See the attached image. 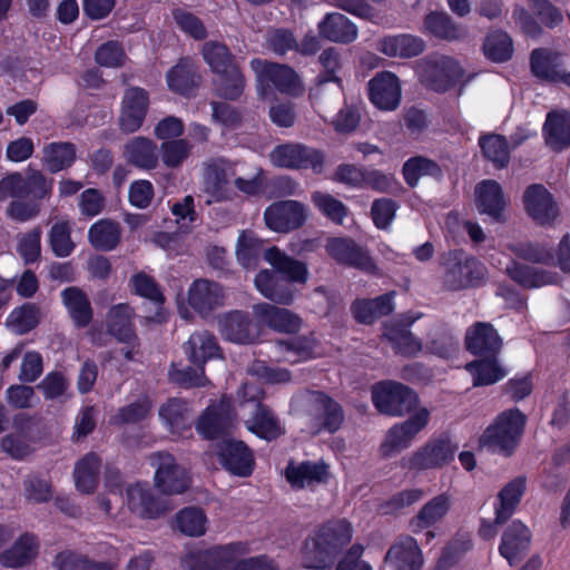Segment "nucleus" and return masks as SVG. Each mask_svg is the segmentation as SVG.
Segmentation results:
<instances>
[{"label": "nucleus", "instance_id": "obj_1", "mask_svg": "<svg viewBox=\"0 0 570 570\" xmlns=\"http://www.w3.org/2000/svg\"><path fill=\"white\" fill-rule=\"evenodd\" d=\"M353 538L346 519H333L317 525L301 547L302 564L311 570H331Z\"/></svg>", "mask_w": 570, "mask_h": 570}, {"label": "nucleus", "instance_id": "obj_2", "mask_svg": "<svg viewBox=\"0 0 570 570\" xmlns=\"http://www.w3.org/2000/svg\"><path fill=\"white\" fill-rule=\"evenodd\" d=\"M200 53L213 73L215 96L226 101L239 100L247 85L240 59L226 43L217 40L204 42Z\"/></svg>", "mask_w": 570, "mask_h": 570}, {"label": "nucleus", "instance_id": "obj_3", "mask_svg": "<svg viewBox=\"0 0 570 570\" xmlns=\"http://www.w3.org/2000/svg\"><path fill=\"white\" fill-rule=\"evenodd\" d=\"M527 422V415L517 406L500 412L480 435V448L504 458L512 456L521 443Z\"/></svg>", "mask_w": 570, "mask_h": 570}, {"label": "nucleus", "instance_id": "obj_4", "mask_svg": "<svg viewBox=\"0 0 570 570\" xmlns=\"http://www.w3.org/2000/svg\"><path fill=\"white\" fill-rule=\"evenodd\" d=\"M443 286L451 292L478 288L484 285L485 265L462 248L450 249L442 256Z\"/></svg>", "mask_w": 570, "mask_h": 570}, {"label": "nucleus", "instance_id": "obj_5", "mask_svg": "<svg viewBox=\"0 0 570 570\" xmlns=\"http://www.w3.org/2000/svg\"><path fill=\"white\" fill-rule=\"evenodd\" d=\"M248 552L249 544L243 541L216 544L187 552L180 566L185 570H232L234 562Z\"/></svg>", "mask_w": 570, "mask_h": 570}, {"label": "nucleus", "instance_id": "obj_6", "mask_svg": "<svg viewBox=\"0 0 570 570\" xmlns=\"http://www.w3.org/2000/svg\"><path fill=\"white\" fill-rule=\"evenodd\" d=\"M420 82L431 91L444 94L454 88L464 75L461 65L452 57H424L416 62Z\"/></svg>", "mask_w": 570, "mask_h": 570}, {"label": "nucleus", "instance_id": "obj_7", "mask_svg": "<svg viewBox=\"0 0 570 570\" xmlns=\"http://www.w3.org/2000/svg\"><path fill=\"white\" fill-rule=\"evenodd\" d=\"M243 397L246 402H255V410L245 421L246 429L266 442H274L286 433L278 415L273 409L263 402L265 392L253 384L243 385Z\"/></svg>", "mask_w": 570, "mask_h": 570}, {"label": "nucleus", "instance_id": "obj_8", "mask_svg": "<svg viewBox=\"0 0 570 570\" xmlns=\"http://www.w3.org/2000/svg\"><path fill=\"white\" fill-rule=\"evenodd\" d=\"M531 11L524 7L515 6L512 18L522 33L531 39L543 35L541 24L554 29L563 21L562 12L550 0H528Z\"/></svg>", "mask_w": 570, "mask_h": 570}, {"label": "nucleus", "instance_id": "obj_9", "mask_svg": "<svg viewBox=\"0 0 570 570\" xmlns=\"http://www.w3.org/2000/svg\"><path fill=\"white\" fill-rule=\"evenodd\" d=\"M52 186L53 179H48L38 169L29 170L26 177L14 171L0 180V197L36 200L42 205V200L50 198Z\"/></svg>", "mask_w": 570, "mask_h": 570}, {"label": "nucleus", "instance_id": "obj_10", "mask_svg": "<svg viewBox=\"0 0 570 570\" xmlns=\"http://www.w3.org/2000/svg\"><path fill=\"white\" fill-rule=\"evenodd\" d=\"M458 445L448 435L430 439L416 451L404 456L401 464L411 471L441 469L450 464L455 456Z\"/></svg>", "mask_w": 570, "mask_h": 570}, {"label": "nucleus", "instance_id": "obj_11", "mask_svg": "<svg viewBox=\"0 0 570 570\" xmlns=\"http://www.w3.org/2000/svg\"><path fill=\"white\" fill-rule=\"evenodd\" d=\"M150 463L156 466L155 487L165 494H181L189 488V476L176 458L169 452H156L150 455Z\"/></svg>", "mask_w": 570, "mask_h": 570}, {"label": "nucleus", "instance_id": "obj_12", "mask_svg": "<svg viewBox=\"0 0 570 570\" xmlns=\"http://www.w3.org/2000/svg\"><path fill=\"white\" fill-rule=\"evenodd\" d=\"M522 204L528 217L541 227L552 226L560 215L554 196L539 183L527 186L522 195Z\"/></svg>", "mask_w": 570, "mask_h": 570}, {"label": "nucleus", "instance_id": "obj_13", "mask_svg": "<svg viewBox=\"0 0 570 570\" xmlns=\"http://www.w3.org/2000/svg\"><path fill=\"white\" fill-rule=\"evenodd\" d=\"M273 164L281 168L312 169L321 174L324 169V154L302 144L278 145L271 153Z\"/></svg>", "mask_w": 570, "mask_h": 570}, {"label": "nucleus", "instance_id": "obj_14", "mask_svg": "<svg viewBox=\"0 0 570 570\" xmlns=\"http://www.w3.org/2000/svg\"><path fill=\"white\" fill-rule=\"evenodd\" d=\"M216 454L220 465L232 475L248 478L255 470L254 451L242 440L222 439Z\"/></svg>", "mask_w": 570, "mask_h": 570}, {"label": "nucleus", "instance_id": "obj_15", "mask_svg": "<svg viewBox=\"0 0 570 570\" xmlns=\"http://www.w3.org/2000/svg\"><path fill=\"white\" fill-rule=\"evenodd\" d=\"M217 323L222 336L232 343L254 344L261 335L259 323H254L245 311H228L218 317Z\"/></svg>", "mask_w": 570, "mask_h": 570}, {"label": "nucleus", "instance_id": "obj_16", "mask_svg": "<svg viewBox=\"0 0 570 570\" xmlns=\"http://www.w3.org/2000/svg\"><path fill=\"white\" fill-rule=\"evenodd\" d=\"M250 65L252 67L255 65L262 66V68L257 70L261 83L274 88L281 94H286L293 97L301 95V80L292 67L261 59H253Z\"/></svg>", "mask_w": 570, "mask_h": 570}, {"label": "nucleus", "instance_id": "obj_17", "mask_svg": "<svg viewBox=\"0 0 570 570\" xmlns=\"http://www.w3.org/2000/svg\"><path fill=\"white\" fill-rule=\"evenodd\" d=\"M266 226L278 233L302 227L306 222L305 207L297 200H281L269 205L264 212Z\"/></svg>", "mask_w": 570, "mask_h": 570}, {"label": "nucleus", "instance_id": "obj_18", "mask_svg": "<svg viewBox=\"0 0 570 570\" xmlns=\"http://www.w3.org/2000/svg\"><path fill=\"white\" fill-rule=\"evenodd\" d=\"M233 422V406L228 401L220 400L209 404L196 422L197 432L209 441L219 440L228 433Z\"/></svg>", "mask_w": 570, "mask_h": 570}, {"label": "nucleus", "instance_id": "obj_19", "mask_svg": "<svg viewBox=\"0 0 570 570\" xmlns=\"http://www.w3.org/2000/svg\"><path fill=\"white\" fill-rule=\"evenodd\" d=\"M327 254L338 264L355 267L364 272L375 268L367 250L348 237H332L325 245Z\"/></svg>", "mask_w": 570, "mask_h": 570}, {"label": "nucleus", "instance_id": "obj_20", "mask_svg": "<svg viewBox=\"0 0 570 570\" xmlns=\"http://www.w3.org/2000/svg\"><path fill=\"white\" fill-rule=\"evenodd\" d=\"M149 95L140 87H130L125 90L121 100L119 127L126 134L140 129L149 108Z\"/></svg>", "mask_w": 570, "mask_h": 570}, {"label": "nucleus", "instance_id": "obj_21", "mask_svg": "<svg viewBox=\"0 0 570 570\" xmlns=\"http://www.w3.org/2000/svg\"><path fill=\"white\" fill-rule=\"evenodd\" d=\"M253 314L257 323L278 333L297 334L303 326L298 314L265 302L253 305Z\"/></svg>", "mask_w": 570, "mask_h": 570}, {"label": "nucleus", "instance_id": "obj_22", "mask_svg": "<svg viewBox=\"0 0 570 570\" xmlns=\"http://www.w3.org/2000/svg\"><path fill=\"white\" fill-rule=\"evenodd\" d=\"M532 533L520 520H513L503 531L499 553L511 567L518 566L528 554Z\"/></svg>", "mask_w": 570, "mask_h": 570}, {"label": "nucleus", "instance_id": "obj_23", "mask_svg": "<svg viewBox=\"0 0 570 570\" xmlns=\"http://www.w3.org/2000/svg\"><path fill=\"white\" fill-rule=\"evenodd\" d=\"M503 342L491 323L475 322L464 337L465 350L475 357L500 355Z\"/></svg>", "mask_w": 570, "mask_h": 570}, {"label": "nucleus", "instance_id": "obj_24", "mask_svg": "<svg viewBox=\"0 0 570 570\" xmlns=\"http://www.w3.org/2000/svg\"><path fill=\"white\" fill-rule=\"evenodd\" d=\"M166 82L171 92L184 97H191L202 83L199 66L191 57H181L167 71Z\"/></svg>", "mask_w": 570, "mask_h": 570}, {"label": "nucleus", "instance_id": "obj_25", "mask_svg": "<svg viewBox=\"0 0 570 570\" xmlns=\"http://www.w3.org/2000/svg\"><path fill=\"white\" fill-rule=\"evenodd\" d=\"M128 509L142 519H158L166 514L168 507L148 487L139 483L129 485L126 491Z\"/></svg>", "mask_w": 570, "mask_h": 570}, {"label": "nucleus", "instance_id": "obj_26", "mask_svg": "<svg viewBox=\"0 0 570 570\" xmlns=\"http://www.w3.org/2000/svg\"><path fill=\"white\" fill-rule=\"evenodd\" d=\"M475 204L480 214L494 222H505L507 199L502 186L494 179H483L475 186Z\"/></svg>", "mask_w": 570, "mask_h": 570}, {"label": "nucleus", "instance_id": "obj_27", "mask_svg": "<svg viewBox=\"0 0 570 570\" xmlns=\"http://www.w3.org/2000/svg\"><path fill=\"white\" fill-rule=\"evenodd\" d=\"M314 423L320 432L336 433L343 425V406L323 391L313 392Z\"/></svg>", "mask_w": 570, "mask_h": 570}, {"label": "nucleus", "instance_id": "obj_28", "mask_svg": "<svg viewBox=\"0 0 570 570\" xmlns=\"http://www.w3.org/2000/svg\"><path fill=\"white\" fill-rule=\"evenodd\" d=\"M224 303L223 287L213 281L196 279L188 289V304L203 316L209 315Z\"/></svg>", "mask_w": 570, "mask_h": 570}, {"label": "nucleus", "instance_id": "obj_29", "mask_svg": "<svg viewBox=\"0 0 570 570\" xmlns=\"http://www.w3.org/2000/svg\"><path fill=\"white\" fill-rule=\"evenodd\" d=\"M328 475V464L323 461H303L298 464L289 462L285 469V479L294 490L325 483Z\"/></svg>", "mask_w": 570, "mask_h": 570}, {"label": "nucleus", "instance_id": "obj_30", "mask_svg": "<svg viewBox=\"0 0 570 570\" xmlns=\"http://www.w3.org/2000/svg\"><path fill=\"white\" fill-rule=\"evenodd\" d=\"M530 69L534 77L549 82H560L567 70L563 55L548 48H535L531 51Z\"/></svg>", "mask_w": 570, "mask_h": 570}, {"label": "nucleus", "instance_id": "obj_31", "mask_svg": "<svg viewBox=\"0 0 570 570\" xmlns=\"http://www.w3.org/2000/svg\"><path fill=\"white\" fill-rule=\"evenodd\" d=\"M108 334L121 344H134L138 341L134 323V311L126 303L112 305L106 316Z\"/></svg>", "mask_w": 570, "mask_h": 570}, {"label": "nucleus", "instance_id": "obj_32", "mask_svg": "<svg viewBox=\"0 0 570 570\" xmlns=\"http://www.w3.org/2000/svg\"><path fill=\"white\" fill-rule=\"evenodd\" d=\"M257 291L267 299L279 304L291 305L294 302L295 289L293 283L279 276L275 272L263 269L254 279Z\"/></svg>", "mask_w": 570, "mask_h": 570}, {"label": "nucleus", "instance_id": "obj_33", "mask_svg": "<svg viewBox=\"0 0 570 570\" xmlns=\"http://www.w3.org/2000/svg\"><path fill=\"white\" fill-rule=\"evenodd\" d=\"M39 547L38 538L33 533L24 532L10 548L0 552V564L10 569L23 568L38 557Z\"/></svg>", "mask_w": 570, "mask_h": 570}, {"label": "nucleus", "instance_id": "obj_34", "mask_svg": "<svg viewBox=\"0 0 570 570\" xmlns=\"http://www.w3.org/2000/svg\"><path fill=\"white\" fill-rule=\"evenodd\" d=\"M505 274L524 289L540 288L558 283V273L538 268L518 261H511Z\"/></svg>", "mask_w": 570, "mask_h": 570}, {"label": "nucleus", "instance_id": "obj_35", "mask_svg": "<svg viewBox=\"0 0 570 570\" xmlns=\"http://www.w3.org/2000/svg\"><path fill=\"white\" fill-rule=\"evenodd\" d=\"M61 302L77 328H86L94 320V308L87 293L78 286H69L60 293Z\"/></svg>", "mask_w": 570, "mask_h": 570}, {"label": "nucleus", "instance_id": "obj_36", "mask_svg": "<svg viewBox=\"0 0 570 570\" xmlns=\"http://www.w3.org/2000/svg\"><path fill=\"white\" fill-rule=\"evenodd\" d=\"M264 258L269 263L275 273L291 283L305 284L308 279V268L304 262L286 255L278 247L272 246L264 253Z\"/></svg>", "mask_w": 570, "mask_h": 570}, {"label": "nucleus", "instance_id": "obj_37", "mask_svg": "<svg viewBox=\"0 0 570 570\" xmlns=\"http://www.w3.org/2000/svg\"><path fill=\"white\" fill-rule=\"evenodd\" d=\"M350 309L356 323L372 325L382 316L392 313V291L374 298H356Z\"/></svg>", "mask_w": 570, "mask_h": 570}, {"label": "nucleus", "instance_id": "obj_38", "mask_svg": "<svg viewBox=\"0 0 570 570\" xmlns=\"http://www.w3.org/2000/svg\"><path fill=\"white\" fill-rule=\"evenodd\" d=\"M183 347L189 362L196 367H204L209 360L220 355L217 340L208 331L193 333Z\"/></svg>", "mask_w": 570, "mask_h": 570}, {"label": "nucleus", "instance_id": "obj_39", "mask_svg": "<svg viewBox=\"0 0 570 570\" xmlns=\"http://www.w3.org/2000/svg\"><path fill=\"white\" fill-rule=\"evenodd\" d=\"M465 370L472 376V385L474 387L490 386L508 375L499 360V355L480 356L465 364Z\"/></svg>", "mask_w": 570, "mask_h": 570}, {"label": "nucleus", "instance_id": "obj_40", "mask_svg": "<svg viewBox=\"0 0 570 570\" xmlns=\"http://www.w3.org/2000/svg\"><path fill=\"white\" fill-rule=\"evenodd\" d=\"M451 504V498L446 492L435 495L423 504L416 515L410 520L411 531L420 533L435 525L449 513Z\"/></svg>", "mask_w": 570, "mask_h": 570}, {"label": "nucleus", "instance_id": "obj_41", "mask_svg": "<svg viewBox=\"0 0 570 570\" xmlns=\"http://www.w3.org/2000/svg\"><path fill=\"white\" fill-rule=\"evenodd\" d=\"M527 489L524 476H517L509 481L498 493L494 503V514L497 522H508L521 503Z\"/></svg>", "mask_w": 570, "mask_h": 570}, {"label": "nucleus", "instance_id": "obj_42", "mask_svg": "<svg viewBox=\"0 0 570 570\" xmlns=\"http://www.w3.org/2000/svg\"><path fill=\"white\" fill-rule=\"evenodd\" d=\"M159 419L170 433L184 436L191 431L193 422L189 416L188 403L179 397H170L158 411Z\"/></svg>", "mask_w": 570, "mask_h": 570}, {"label": "nucleus", "instance_id": "obj_43", "mask_svg": "<svg viewBox=\"0 0 570 570\" xmlns=\"http://www.w3.org/2000/svg\"><path fill=\"white\" fill-rule=\"evenodd\" d=\"M320 36L338 43H351L357 38L356 26L344 14L332 12L318 22Z\"/></svg>", "mask_w": 570, "mask_h": 570}, {"label": "nucleus", "instance_id": "obj_44", "mask_svg": "<svg viewBox=\"0 0 570 570\" xmlns=\"http://www.w3.org/2000/svg\"><path fill=\"white\" fill-rule=\"evenodd\" d=\"M430 421V411L420 407L405 421L394 424V452L407 449L416 435L426 428Z\"/></svg>", "mask_w": 570, "mask_h": 570}, {"label": "nucleus", "instance_id": "obj_45", "mask_svg": "<svg viewBox=\"0 0 570 570\" xmlns=\"http://www.w3.org/2000/svg\"><path fill=\"white\" fill-rule=\"evenodd\" d=\"M423 563V553L416 539L400 535L394 541V570H421Z\"/></svg>", "mask_w": 570, "mask_h": 570}, {"label": "nucleus", "instance_id": "obj_46", "mask_svg": "<svg viewBox=\"0 0 570 570\" xmlns=\"http://www.w3.org/2000/svg\"><path fill=\"white\" fill-rule=\"evenodd\" d=\"M101 460L95 452H89L82 456L75 465L73 476L78 491L91 494L96 491L99 483V471Z\"/></svg>", "mask_w": 570, "mask_h": 570}, {"label": "nucleus", "instance_id": "obj_47", "mask_svg": "<svg viewBox=\"0 0 570 570\" xmlns=\"http://www.w3.org/2000/svg\"><path fill=\"white\" fill-rule=\"evenodd\" d=\"M484 159L491 161L497 169H503L510 163V147L505 136L494 132L480 135L478 139Z\"/></svg>", "mask_w": 570, "mask_h": 570}, {"label": "nucleus", "instance_id": "obj_48", "mask_svg": "<svg viewBox=\"0 0 570 570\" xmlns=\"http://www.w3.org/2000/svg\"><path fill=\"white\" fill-rule=\"evenodd\" d=\"M128 161L137 168L150 170L158 165L156 144L146 137H135L125 146Z\"/></svg>", "mask_w": 570, "mask_h": 570}, {"label": "nucleus", "instance_id": "obj_49", "mask_svg": "<svg viewBox=\"0 0 570 570\" xmlns=\"http://www.w3.org/2000/svg\"><path fill=\"white\" fill-rule=\"evenodd\" d=\"M547 144L556 151L570 147V112H549L543 127Z\"/></svg>", "mask_w": 570, "mask_h": 570}, {"label": "nucleus", "instance_id": "obj_50", "mask_svg": "<svg viewBox=\"0 0 570 570\" xmlns=\"http://www.w3.org/2000/svg\"><path fill=\"white\" fill-rule=\"evenodd\" d=\"M424 28L428 35L445 41H456L465 36L464 29L445 12H429L424 18Z\"/></svg>", "mask_w": 570, "mask_h": 570}, {"label": "nucleus", "instance_id": "obj_51", "mask_svg": "<svg viewBox=\"0 0 570 570\" xmlns=\"http://www.w3.org/2000/svg\"><path fill=\"white\" fill-rule=\"evenodd\" d=\"M121 230L117 222L99 219L88 230V239L97 250L110 252L120 243Z\"/></svg>", "mask_w": 570, "mask_h": 570}, {"label": "nucleus", "instance_id": "obj_52", "mask_svg": "<svg viewBox=\"0 0 570 570\" xmlns=\"http://www.w3.org/2000/svg\"><path fill=\"white\" fill-rule=\"evenodd\" d=\"M41 312L36 303H23L14 307L6 320L7 327L17 335L33 331L40 323Z\"/></svg>", "mask_w": 570, "mask_h": 570}, {"label": "nucleus", "instance_id": "obj_53", "mask_svg": "<svg viewBox=\"0 0 570 570\" xmlns=\"http://www.w3.org/2000/svg\"><path fill=\"white\" fill-rule=\"evenodd\" d=\"M47 169L59 173L71 167L76 160V146L69 141L50 142L43 149Z\"/></svg>", "mask_w": 570, "mask_h": 570}, {"label": "nucleus", "instance_id": "obj_54", "mask_svg": "<svg viewBox=\"0 0 570 570\" xmlns=\"http://www.w3.org/2000/svg\"><path fill=\"white\" fill-rule=\"evenodd\" d=\"M311 202L321 215L335 225H342L348 216V207L328 193L315 190L311 194Z\"/></svg>", "mask_w": 570, "mask_h": 570}, {"label": "nucleus", "instance_id": "obj_55", "mask_svg": "<svg viewBox=\"0 0 570 570\" xmlns=\"http://www.w3.org/2000/svg\"><path fill=\"white\" fill-rule=\"evenodd\" d=\"M402 174L405 183L410 187H415L423 176H430L439 178L442 176V169L440 165L424 156H413L409 158L402 168Z\"/></svg>", "mask_w": 570, "mask_h": 570}, {"label": "nucleus", "instance_id": "obj_56", "mask_svg": "<svg viewBox=\"0 0 570 570\" xmlns=\"http://www.w3.org/2000/svg\"><path fill=\"white\" fill-rule=\"evenodd\" d=\"M367 97L376 108L392 110V71H380L368 81Z\"/></svg>", "mask_w": 570, "mask_h": 570}, {"label": "nucleus", "instance_id": "obj_57", "mask_svg": "<svg viewBox=\"0 0 570 570\" xmlns=\"http://www.w3.org/2000/svg\"><path fill=\"white\" fill-rule=\"evenodd\" d=\"M483 52L492 62H505L513 55L512 38L505 31H493L485 37Z\"/></svg>", "mask_w": 570, "mask_h": 570}, {"label": "nucleus", "instance_id": "obj_58", "mask_svg": "<svg viewBox=\"0 0 570 570\" xmlns=\"http://www.w3.org/2000/svg\"><path fill=\"white\" fill-rule=\"evenodd\" d=\"M175 523L183 534L200 537L206 532L207 517L202 508L187 507L176 514Z\"/></svg>", "mask_w": 570, "mask_h": 570}, {"label": "nucleus", "instance_id": "obj_59", "mask_svg": "<svg viewBox=\"0 0 570 570\" xmlns=\"http://www.w3.org/2000/svg\"><path fill=\"white\" fill-rule=\"evenodd\" d=\"M53 564L58 570H75L77 568L82 570H115L111 562L95 561L87 556L72 551L59 552L55 558Z\"/></svg>", "mask_w": 570, "mask_h": 570}, {"label": "nucleus", "instance_id": "obj_60", "mask_svg": "<svg viewBox=\"0 0 570 570\" xmlns=\"http://www.w3.org/2000/svg\"><path fill=\"white\" fill-rule=\"evenodd\" d=\"M207 191L216 202L232 200L234 190L230 186L227 170L218 164L207 166Z\"/></svg>", "mask_w": 570, "mask_h": 570}, {"label": "nucleus", "instance_id": "obj_61", "mask_svg": "<svg viewBox=\"0 0 570 570\" xmlns=\"http://www.w3.org/2000/svg\"><path fill=\"white\" fill-rule=\"evenodd\" d=\"M48 238L51 252L56 257H68L76 248L68 220L56 222L49 230Z\"/></svg>", "mask_w": 570, "mask_h": 570}, {"label": "nucleus", "instance_id": "obj_62", "mask_svg": "<svg viewBox=\"0 0 570 570\" xmlns=\"http://www.w3.org/2000/svg\"><path fill=\"white\" fill-rule=\"evenodd\" d=\"M168 377L171 383L183 389L203 387L208 382L204 367H180L176 363H171Z\"/></svg>", "mask_w": 570, "mask_h": 570}, {"label": "nucleus", "instance_id": "obj_63", "mask_svg": "<svg viewBox=\"0 0 570 570\" xmlns=\"http://www.w3.org/2000/svg\"><path fill=\"white\" fill-rule=\"evenodd\" d=\"M282 352L293 353L297 361H308L315 357V348L318 341L314 333L307 335H297L287 340L277 341Z\"/></svg>", "mask_w": 570, "mask_h": 570}, {"label": "nucleus", "instance_id": "obj_64", "mask_svg": "<svg viewBox=\"0 0 570 570\" xmlns=\"http://www.w3.org/2000/svg\"><path fill=\"white\" fill-rule=\"evenodd\" d=\"M426 352L441 358H451L458 352V342L448 327L436 328L426 342Z\"/></svg>", "mask_w": 570, "mask_h": 570}]
</instances>
